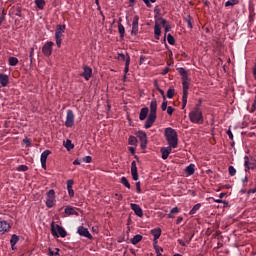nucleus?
I'll return each instance as SVG.
<instances>
[{
	"label": "nucleus",
	"instance_id": "1",
	"mask_svg": "<svg viewBox=\"0 0 256 256\" xmlns=\"http://www.w3.org/2000/svg\"><path fill=\"white\" fill-rule=\"evenodd\" d=\"M189 120L195 125H203L205 118H203V110L200 104H196L195 107L188 114Z\"/></svg>",
	"mask_w": 256,
	"mask_h": 256
},
{
	"label": "nucleus",
	"instance_id": "2",
	"mask_svg": "<svg viewBox=\"0 0 256 256\" xmlns=\"http://www.w3.org/2000/svg\"><path fill=\"white\" fill-rule=\"evenodd\" d=\"M155 121H157V100L153 99L150 103V113L144 124L145 129H151Z\"/></svg>",
	"mask_w": 256,
	"mask_h": 256
},
{
	"label": "nucleus",
	"instance_id": "3",
	"mask_svg": "<svg viewBox=\"0 0 256 256\" xmlns=\"http://www.w3.org/2000/svg\"><path fill=\"white\" fill-rule=\"evenodd\" d=\"M164 135L168 145L173 149H177V146L179 145V136L177 135V131L169 127L165 129Z\"/></svg>",
	"mask_w": 256,
	"mask_h": 256
},
{
	"label": "nucleus",
	"instance_id": "4",
	"mask_svg": "<svg viewBox=\"0 0 256 256\" xmlns=\"http://www.w3.org/2000/svg\"><path fill=\"white\" fill-rule=\"evenodd\" d=\"M51 233L53 237H67L65 228L61 227L59 224H55V222L51 223Z\"/></svg>",
	"mask_w": 256,
	"mask_h": 256
},
{
	"label": "nucleus",
	"instance_id": "5",
	"mask_svg": "<svg viewBox=\"0 0 256 256\" xmlns=\"http://www.w3.org/2000/svg\"><path fill=\"white\" fill-rule=\"evenodd\" d=\"M183 95H182V109L187 107V97L189 95V78L182 80Z\"/></svg>",
	"mask_w": 256,
	"mask_h": 256
},
{
	"label": "nucleus",
	"instance_id": "6",
	"mask_svg": "<svg viewBox=\"0 0 256 256\" xmlns=\"http://www.w3.org/2000/svg\"><path fill=\"white\" fill-rule=\"evenodd\" d=\"M65 25H57L55 30V39H56V45L58 48L61 47V43L63 41V33H65Z\"/></svg>",
	"mask_w": 256,
	"mask_h": 256
},
{
	"label": "nucleus",
	"instance_id": "7",
	"mask_svg": "<svg viewBox=\"0 0 256 256\" xmlns=\"http://www.w3.org/2000/svg\"><path fill=\"white\" fill-rule=\"evenodd\" d=\"M120 61H125V68H124V79L127 77V73H129V65H131V57L129 54H118Z\"/></svg>",
	"mask_w": 256,
	"mask_h": 256
},
{
	"label": "nucleus",
	"instance_id": "8",
	"mask_svg": "<svg viewBox=\"0 0 256 256\" xmlns=\"http://www.w3.org/2000/svg\"><path fill=\"white\" fill-rule=\"evenodd\" d=\"M53 205H55V190L51 189L46 194V207L51 209Z\"/></svg>",
	"mask_w": 256,
	"mask_h": 256
},
{
	"label": "nucleus",
	"instance_id": "9",
	"mask_svg": "<svg viewBox=\"0 0 256 256\" xmlns=\"http://www.w3.org/2000/svg\"><path fill=\"white\" fill-rule=\"evenodd\" d=\"M139 141H140V147L141 149H147V133L143 130H139L137 133H136Z\"/></svg>",
	"mask_w": 256,
	"mask_h": 256
},
{
	"label": "nucleus",
	"instance_id": "10",
	"mask_svg": "<svg viewBox=\"0 0 256 256\" xmlns=\"http://www.w3.org/2000/svg\"><path fill=\"white\" fill-rule=\"evenodd\" d=\"M53 45H55L53 41H48L44 44V46L42 47V53L43 55H45V57H51L53 53Z\"/></svg>",
	"mask_w": 256,
	"mask_h": 256
},
{
	"label": "nucleus",
	"instance_id": "11",
	"mask_svg": "<svg viewBox=\"0 0 256 256\" xmlns=\"http://www.w3.org/2000/svg\"><path fill=\"white\" fill-rule=\"evenodd\" d=\"M73 125H75V114L73 110H67L65 126L73 127Z\"/></svg>",
	"mask_w": 256,
	"mask_h": 256
},
{
	"label": "nucleus",
	"instance_id": "12",
	"mask_svg": "<svg viewBox=\"0 0 256 256\" xmlns=\"http://www.w3.org/2000/svg\"><path fill=\"white\" fill-rule=\"evenodd\" d=\"M131 35H134V36L139 35V16L138 15H135L133 17Z\"/></svg>",
	"mask_w": 256,
	"mask_h": 256
},
{
	"label": "nucleus",
	"instance_id": "13",
	"mask_svg": "<svg viewBox=\"0 0 256 256\" xmlns=\"http://www.w3.org/2000/svg\"><path fill=\"white\" fill-rule=\"evenodd\" d=\"M81 77H83L86 81H89V79L93 77V69L87 65H84L83 73L81 74Z\"/></svg>",
	"mask_w": 256,
	"mask_h": 256
},
{
	"label": "nucleus",
	"instance_id": "14",
	"mask_svg": "<svg viewBox=\"0 0 256 256\" xmlns=\"http://www.w3.org/2000/svg\"><path fill=\"white\" fill-rule=\"evenodd\" d=\"M51 155V150H45L44 152H42L41 154V165H42V169H47V157H49Z\"/></svg>",
	"mask_w": 256,
	"mask_h": 256
},
{
	"label": "nucleus",
	"instance_id": "15",
	"mask_svg": "<svg viewBox=\"0 0 256 256\" xmlns=\"http://www.w3.org/2000/svg\"><path fill=\"white\" fill-rule=\"evenodd\" d=\"M77 233L78 235H81V237H87V239H93V236L89 232V229L83 226L78 227Z\"/></svg>",
	"mask_w": 256,
	"mask_h": 256
},
{
	"label": "nucleus",
	"instance_id": "16",
	"mask_svg": "<svg viewBox=\"0 0 256 256\" xmlns=\"http://www.w3.org/2000/svg\"><path fill=\"white\" fill-rule=\"evenodd\" d=\"M173 151V147H163L160 149V153L162 155V159L165 161V159L169 158V155H171V152Z\"/></svg>",
	"mask_w": 256,
	"mask_h": 256
},
{
	"label": "nucleus",
	"instance_id": "17",
	"mask_svg": "<svg viewBox=\"0 0 256 256\" xmlns=\"http://www.w3.org/2000/svg\"><path fill=\"white\" fill-rule=\"evenodd\" d=\"M131 175H132V179L134 181L139 180V174L137 172V162H135V161H132V163H131Z\"/></svg>",
	"mask_w": 256,
	"mask_h": 256
},
{
	"label": "nucleus",
	"instance_id": "18",
	"mask_svg": "<svg viewBox=\"0 0 256 256\" xmlns=\"http://www.w3.org/2000/svg\"><path fill=\"white\" fill-rule=\"evenodd\" d=\"M244 166L246 167V171H249V169H256V159H251L249 161V158L245 157Z\"/></svg>",
	"mask_w": 256,
	"mask_h": 256
},
{
	"label": "nucleus",
	"instance_id": "19",
	"mask_svg": "<svg viewBox=\"0 0 256 256\" xmlns=\"http://www.w3.org/2000/svg\"><path fill=\"white\" fill-rule=\"evenodd\" d=\"M130 207L132 211H134L135 215H137V217H143V209H141V206L135 203H131Z\"/></svg>",
	"mask_w": 256,
	"mask_h": 256
},
{
	"label": "nucleus",
	"instance_id": "20",
	"mask_svg": "<svg viewBox=\"0 0 256 256\" xmlns=\"http://www.w3.org/2000/svg\"><path fill=\"white\" fill-rule=\"evenodd\" d=\"M11 229V224L5 220H0V233H7Z\"/></svg>",
	"mask_w": 256,
	"mask_h": 256
},
{
	"label": "nucleus",
	"instance_id": "21",
	"mask_svg": "<svg viewBox=\"0 0 256 256\" xmlns=\"http://www.w3.org/2000/svg\"><path fill=\"white\" fill-rule=\"evenodd\" d=\"M0 84L2 85V87H7V85H9V76L0 73Z\"/></svg>",
	"mask_w": 256,
	"mask_h": 256
},
{
	"label": "nucleus",
	"instance_id": "22",
	"mask_svg": "<svg viewBox=\"0 0 256 256\" xmlns=\"http://www.w3.org/2000/svg\"><path fill=\"white\" fill-rule=\"evenodd\" d=\"M147 115H149V108L148 107L142 108L139 114L140 121H145V119H147Z\"/></svg>",
	"mask_w": 256,
	"mask_h": 256
},
{
	"label": "nucleus",
	"instance_id": "23",
	"mask_svg": "<svg viewBox=\"0 0 256 256\" xmlns=\"http://www.w3.org/2000/svg\"><path fill=\"white\" fill-rule=\"evenodd\" d=\"M151 234L153 235L154 243L156 244L159 237H161V228L152 229Z\"/></svg>",
	"mask_w": 256,
	"mask_h": 256
},
{
	"label": "nucleus",
	"instance_id": "24",
	"mask_svg": "<svg viewBox=\"0 0 256 256\" xmlns=\"http://www.w3.org/2000/svg\"><path fill=\"white\" fill-rule=\"evenodd\" d=\"M64 213L66 215H76V217H79V212L75 210V208L68 206L65 208Z\"/></svg>",
	"mask_w": 256,
	"mask_h": 256
},
{
	"label": "nucleus",
	"instance_id": "25",
	"mask_svg": "<svg viewBox=\"0 0 256 256\" xmlns=\"http://www.w3.org/2000/svg\"><path fill=\"white\" fill-rule=\"evenodd\" d=\"M34 3L40 11H43L45 9V5H47L45 0H34Z\"/></svg>",
	"mask_w": 256,
	"mask_h": 256
},
{
	"label": "nucleus",
	"instance_id": "26",
	"mask_svg": "<svg viewBox=\"0 0 256 256\" xmlns=\"http://www.w3.org/2000/svg\"><path fill=\"white\" fill-rule=\"evenodd\" d=\"M184 171H185L186 175H188V176L193 175L195 173V164H190L189 166H187L185 168Z\"/></svg>",
	"mask_w": 256,
	"mask_h": 256
},
{
	"label": "nucleus",
	"instance_id": "27",
	"mask_svg": "<svg viewBox=\"0 0 256 256\" xmlns=\"http://www.w3.org/2000/svg\"><path fill=\"white\" fill-rule=\"evenodd\" d=\"M17 243H19V236H17L16 234H13L10 239V245L12 249H15V246L17 245Z\"/></svg>",
	"mask_w": 256,
	"mask_h": 256
},
{
	"label": "nucleus",
	"instance_id": "28",
	"mask_svg": "<svg viewBox=\"0 0 256 256\" xmlns=\"http://www.w3.org/2000/svg\"><path fill=\"white\" fill-rule=\"evenodd\" d=\"M154 35L156 39H159V37H161V26L157 22L155 23V26H154Z\"/></svg>",
	"mask_w": 256,
	"mask_h": 256
},
{
	"label": "nucleus",
	"instance_id": "29",
	"mask_svg": "<svg viewBox=\"0 0 256 256\" xmlns=\"http://www.w3.org/2000/svg\"><path fill=\"white\" fill-rule=\"evenodd\" d=\"M178 73L181 75L182 80L189 79V74L184 68H178Z\"/></svg>",
	"mask_w": 256,
	"mask_h": 256
},
{
	"label": "nucleus",
	"instance_id": "30",
	"mask_svg": "<svg viewBox=\"0 0 256 256\" xmlns=\"http://www.w3.org/2000/svg\"><path fill=\"white\" fill-rule=\"evenodd\" d=\"M160 21H161V24L163 25V27L165 29V33H169V31H171V25H169L167 23V20H165L163 18H161Z\"/></svg>",
	"mask_w": 256,
	"mask_h": 256
},
{
	"label": "nucleus",
	"instance_id": "31",
	"mask_svg": "<svg viewBox=\"0 0 256 256\" xmlns=\"http://www.w3.org/2000/svg\"><path fill=\"white\" fill-rule=\"evenodd\" d=\"M118 32L120 34L121 39H123V37H125V26H123L121 22L118 23Z\"/></svg>",
	"mask_w": 256,
	"mask_h": 256
},
{
	"label": "nucleus",
	"instance_id": "32",
	"mask_svg": "<svg viewBox=\"0 0 256 256\" xmlns=\"http://www.w3.org/2000/svg\"><path fill=\"white\" fill-rule=\"evenodd\" d=\"M142 239H143V236L137 234V235H135V236L131 239V243H132V245H137V243L141 242Z\"/></svg>",
	"mask_w": 256,
	"mask_h": 256
},
{
	"label": "nucleus",
	"instance_id": "33",
	"mask_svg": "<svg viewBox=\"0 0 256 256\" xmlns=\"http://www.w3.org/2000/svg\"><path fill=\"white\" fill-rule=\"evenodd\" d=\"M8 61L11 67H16V65L19 64V59H17V57H10Z\"/></svg>",
	"mask_w": 256,
	"mask_h": 256
},
{
	"label": "nucleus",
	"instance_id": "34",
	"mask_svg": "<svg viewBox=\"0 0 256 256\" xmlns=\"http://www.w3.org/2000/svg\"><path fill=\"white\" fill-rule=\"evenodd\" d=\"M200 209L201 203L194 205L193 208L190 210L189 215H195V213H197V211H199Z\"/></svg>",
	"mask_w": 256,
	"mask_h": 256
},
{
	"label": "nucleus",
	"instance_id": "35",
	"mask_svg": "<svg viewBox=\"0 0 256 256\" xmlns=\"http://www.w3.org/2000/svg\"><path fill=\"white\" fill-rule=\"evenodd\" d=\"M120 183H122L127 189H131V184L129 183V180H127V177L123 176Z\"/></svg>",
	"mask_w": 256,
	"mask_h": 256
},
{
	"label": "nucleus",
	"instance_id": "36",
	"mask_svg": "<svg viewBox=\"0 0 256 256\" xmlns=\"http://www.w3.org/2000/svg\"><path fill=\"white\" fill-rule=\"evenodd\" d=\"M238 3H239V0H228L225 3V7H233L235 5H238Z\"/></svg>",
	"mask_w": 256,
	"mask_h": 256
},
{
	"label": "nucleus",
	"instance_id": "37",
	"mask_svg": "<svg viewBox=\"0 0 256 256\" xmlns=\"http://www.w3.org/2000/svg\"><path fill=\"white\" fill-rule=\"evenodd\" d=\"M167 97L168 99H173V97H175V89L169 88L167 91Z\"/></svg>",
	"mask_w": 256,
	"mask_h": 256
},
{
	"label": "nucleus",
	"instance_id": "38",
	"mask_svg": "<svg viewBox=\"0 0 256 256\" xmlns=\"http://www.w3.org/2000/svg\"><path fill=\"white\" fill-rule=\"evenodd\" d=\"M128 143H129V145H135V146H137V137H135V136H130L129 139H128Z\"/></svg>",
	"mask_w": 256,
	"mask_h": 256
},
{
	"label": "nucleus",
	"instance_id": "39",
	"mask_svg": "<svg viewBox=\"0 0 256 256\" xmlns=\"http://www.w3.org/2000/svg\"><path fill=\"white\" fill-rule=\"evenodd\" d=\"M228 171H229V175H230L231 177H235V175H236V173H237V170L235 169V167L229 166Z\"/></svg>",
	"mask_w": 256,
	"mask_h": 256
},
{
	"label": "nucleus",
	"instance_id": "40",
	"mask_svg": "<svg viewBox=\"0 0 256 256\" xmlns=\"http://www.w3.org/2000/svg\"><path fill=\"white\" fill-rule=\"evenodd\" d=\"M167 41H168L169 45H175V38L173 37V35L168 34Z\"/></svg>",
	"mask_w": 256,
	"mask_h": 256
},
{
	"label": "nucleus",
	"instance_id": "41",
	"mask_svg": "<svg viewBox=\"0 0 256 256\" xmlns=\"http://www.w3.org/2000/svg\"><path fill=\"white\" fill-rule=\"evenodd\" d=\"M47 255H49V256H57V255H59V248H56V252H54L53 250H51V248H49Z\"/></svg>",
	"mask_w": 256,
	"mask_h": 256
},
{
	"label": "nucleus",
	"instance_id": "42",
	"mask_svg": "<svg viewBox=\"0 0 256 256\" xmlns=\"http://www.w3.org/2000/svg\"><path fill=\"white\" fill-rule=\"evenodd\" d=\"M65 147L66 149H68V151H71V149H73V147H75L72 143H71V140H66L65 142Z\"/></svg>",
	"mask_w": 256,
	"mask_h": 256
},
{
	"label": "nucleus",
	"instance_id": "43",
	"mask_svg": "<svg viewBox=\"0 0 256 256\" xmlns=\"http://www.w3.org/2000/svg\"><path fill=\"white\" fill-rule=\"evenodd\" d=\"M255 111H256V88H255V98H254V102L252 104L250 113H255Z\"/></svg>",
	"mask_w": 256,
	"mask_h": 256
},
{
	"label": "nucleus",
	"instance_id": "44",
	"mask_svg": "<svg viewBox=\"0 0 256 256\" xmlns=\"http://www.w3.org/2000/svg\"><path fill=\"white\" fill-rule=\"evenodd\" d=\"M17 171H29V167L27 165H20L17 167Z\"/></svg>",
	"mask_w": 256,
	"mask_h": 256
},
{
	"label": "nucleus",
	"instance_id": "45",
	"mask_svg": "<svg viewBox=\"0 0 256 256\" xmlns=\"http://www.w3.org/2000/svg\"><path fill=\"white\" fill-rule=\"evenodd\" d=\"M154 249L156 251V255L163 253V248L157 246V243L154 242Z\"/></svg>",
	"mask_w": 256,
	"mask_h": 256
},
{
	"label": "nucleus",
	"instance_id": "46",
	"mask_svg": "<svg viewBox=\"0 0 256 256\" xmlns=\"http://www.w3.org/2000/svg\"><path fill=\"white\" fill-rule=\"evenodd\" d=\"M185 21H186L189 29H193V23H191V17L189 15L185 18Z\"/></svg>",
	"mask_w": 256,
	"mask_h": 256
},
{
	"label": "nucleus",
	"instance_id": "47",
	"mask_svg": "<svg viewBox=\"0 0 256 256\" xmlns=\"http://www.w3.org/2000/svg\"><path fill=\"white\" fill-rule=\"evenodd\" d=\"M175 213H179V208H177V207L172 208L171 211H170V214H169V218L173 219L172 215L175 214Z\"/></svg>",
	"mask_w": 256,
	"mask_h": 256
},
{
	"label": "nucleus",
	"instance_id": "48",
	"mask_svg": "<svg viewBox=\"0 0 256 256\" xmlns=\"http://www.w3.org/2000/svg\"><path fill=\"white\" fill-rule=\"evenodd\" d=\"M161 109H162V111H167V109H168V107H167V98L163 99Z\"/></svg>",
	"mask_w": 256,
	"mask_h": 256
},
{
	"label": "nucleus",
	"instance_id": "49",
	"mask_svg": "<svg viewBox=\"0 0 256 256\" xmlns=\"http://www.w3.org/2000/svg\"><path fill=\"white\" fill-rule=\"evenodd\" d=\"M82 161L84 163H91V161H93V158L91 156H86V157L82 158Z\"/></svg>",
	"mask_w": 256,
	"mask_h": 256
},
{
	"label": "nucleus",
	"instance_id": "50",
	"mask_svg": "<svg viewBox=\"0 0 256 256\" xmlns=\"http://www.w3.org/2000/svg\"><path fill=\"white\" fill-rule=\"evenodd\" d=\"M68 195L69 197H74L75 196V191H73V188H67Z\"/></svg>",
	"mask_w": 256,
	"mask_h": 256
},
{
	"label": "nucleus",
	"instance_id": "51",
	"mask_svg": "<svg viewBox=\"0 0 256 256\" xmlns=\"http://www.w3.org/2000/svg\"><path fill=\"white\" fill-rule=\"evenodd\" d=\"M35 53V48H30V61L33 63V55Z\"/></svg>",
	"mask_w": 256,
	"mask_h": 256
},
{
	"label": "nucleus",
	"instance_id": "52",
	"mask_svg": "<svg viewBox=\"0 0 256 256\" xmlns=\"http://www.w3.org/2000/svg\"><path fill=\"white\" fill-rule=\"evenodd\" d=\"M173 111H175V108L168 106V108H167L168 115H173Z\"/></svg>",
	"mask_w": 256,
	"mask_h": 256
},
{
	"label": "nucleus",
	"instance_id": "53",
	"mask_svg": "<svg viewBox=\"0 0 256 256\" xmlns=\"http://www.w3.org/2000/svg\"><path fill=\"white\" fill-rule=\"evenodd\" d=\"M73 180H67V189L73 188Z\"/></svg>",
	"mask_w": 256,
	"mask_h": 256
},
{
	"label": "nucleus",
	"instance_id": "54",
	"mask_svg": "<svg viewBox=\"0 0 256 256\" xmlns=\"http://www.w3.org/2000/svg\"><path fill=\"white\" fill-rule=\"evenodd\" d=\"M136 191L137 193H141V182H136Z\"/></svg>",
	"mask_w": 256,
	"mask_h": 256
},
{
	"label": "nucleus",
	"instance_id": "55",
	"mask_svg": "<svg viewBox=\"0 0 256 256\" xmlns=\"http://www.w3.org/2000/svg\"><path fill=\"white\" fill-rule=\"evenodd\" d=\"M157 91H159V93H160V95H162V98H163V99H166V97H165V91H163V89L157 87Z\"/></svg>",
	"mask_w": 256,
	"mask_h": 256
},
{
	"label": "nucleus",
	"instance_id": "56",
	"mask_svg": "<svg viewBox=\"0 0 256 256\" xmlns=\"http://www.w3.org/2000/svg\"><path fill=\"white\" fill-rule=\"evenodd\" d=\"M178 243L179 245H181L182 247H185L187 244H185V241H183L182 239H178Z\"/></svg>",
	"mask_w": 256,
	"mask_h": 256
},
{
	"label": "nucleus",
	"instance_id": "57",
	"mask_svg": "<svg viewBox=\"0 0 256 256\" xmlns=\"http://www.w3.org/2000/svg\"><path fill=\"white\" fill-rule=\"evenodd\" d=\"M214 203H225V201H223L222 199H215V198H212Z\"/></svg>",
	"mask_w": 256,
	"mask_h": 256
},
{
	"label": "nucleus",
	"instance_id": "58",
	"mask_svg": "<svg viewBox=\"0 0 256 256\" xmlns=\"http://www.w3.org/2000/svg\"><path fill=\"white\" fill-rule=\"evenodd\" d=\"M227 135H228L229 139H233V132H231V130L227 131Z\"/></svg>",
	"mask_w": 256,
	"mask_h": 256
},
{
	"label": "nucleus",
	"instance_id": "59",
	"mask_svg": "<svg viewBox=\"0 0 256 256\" xmlns=\"http://www.w3.org/2000/svg\"><path fill=\"white\" fill-rule=\"evenodd\" d=\"M73 165H81V160L80 159L74 160Z\"/></svg>",
	"mask_w": 256,
	"mask_h": 256
},
{
	"label": "nucleus",
	"instance_id": "60",
	"mask_svg": "<svg viewBox=\"0 0 256 256\" xmlns=\"http://www.w3.org/2000/svg\"><path fill=\"white\" fill-rule=\"evenodd\" d=\"M169 73V67H166L163 71H162V75H167Z\"/></svg>",
	"mask_w": 256,
	"mask_h": 256
},
{
	"label": "nucleus",
	"instance_id": "61",
	"mask_svg": "<svg viewBox=\"0 0 256 256\" xmlns=\"http://www.w3.org/2000/svg\"><path fill=\"white\" fill-rule=\"evenodd\" d=\"M147 7H151V2L149 0H142Z\"/></svg>",
	"mask_w": 256,
	"mask_h": 256
},
{
	"label": "nucleus",
	"instance_id": "62",
	"mask_svg": "<svg viewBox=\"0 0 256 256\" xmlns=\"http://www.w3.org/2000/svg\"><path fill=\"white\" fill-rule=\"evenodd\" d=\"M129 151H130V153H132V155H135V148L134 147H130Z\"/></svg>",
	"mask_w": 256,
	"mask_h": 256
},
{
	"label": "nucleus",
	"instance_id": "63",
	"mask_svg": "<svg viewBox=\"0 0 256 256\" xmlns=\"http://www.w3.org/2000/svg\"><path fill=\"white\" fill-rule=\"evenodd\" d=\"M130 3V7H133V5H135V0H129Z\"/></svg>",
	"mask_w": 256,
	"mask_h": 256
},
{
	"label": "nucleus",
	"instance_id": "64",
	"mask_svg": "<svg viewBox=\"0 0 256 256\" xmlns=\"http://www.w3.org/2000/svg\"><path fill=\"white\" fill-rule=\"evenodd\" d=\"M248 193H256V188L250 189V190L248 191Z\"/></svg>",
	"mask_w": 256,
	"mask_h": 256
}]
</instances>
